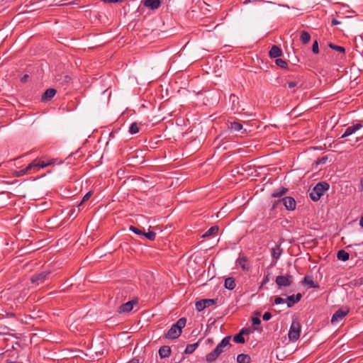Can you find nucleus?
<instances>
[{"label":"nucleus","mask_w":363,"mask_h":363,"mask_svg":"<svg viewBox=\"0 0 363 363\" xmlns=\"http://www.w3.org/2000/svg\"><path fill=\"white\" fill-rule=\"evenodd\" d=\"M252 326L254 328V330H257L258 328V325H260L261 320L259 318L253 317L252 318Z\"/></svg>","instance_id":"nucleus-35"},{"label":"nucleus","mask_w":363,"mask_h":363,"mask_svg":"<svg viewBox=\"0 0 363 363\" xmlns=\"http://www.w3.org/2000/svg\"><path fill=\"white\" fill-rule=\"evenodd\" d=\"M28 77V75L26 74L21 79L22 82H25L26 78Z\"/></svg>","instance_id":"nucleus-56"},{"label":"nucleus","mask_w":363,"mask_h":363,"mask_svg":"<svg viewBox=\"0 0 363 363\" xmlns=\"http://www.w3.org/2000/svg\"><path fill=\"white\" fill-rule=\"evenodd\" d=\"M125 0H104V3H122Z\"/></svg>","instance_id":"nucleus-45"},{"label":"nucleus","mask_w":363,"mask_h":363,"mask_svg":"<svg viewBox=\"0 0 363 363\" xmlns=\"http://www.w3.org/2000/svg\"><path fill=\"white\" fill-rule=\"evenodd\" d=\"M127 363H138V359L135 358H133L130 361H128Z\"/></svg>","instance_id":"nucleus-50"},{"label":"nucleus","mask_w":363,"mask_h":363,"mask_svg":"<svg viewBox=\"0 0 363 363\" xmlns=\"http://www.w3.org/2000/svg\"><path fill=\"white\" fill-rule=\"evenodd\" d=\"M302 298V294L301 293H298L296 294H293L289 296L286 299V303L287 304L288 308L293 307L296 303L300 301Z\"/></svg>","instance_id":"nucleus-13"},{"label":"nucleus","mask_w":363,"mask_h":363,"mask_svg":"<svg viewBox=\"0 0 363 363\" xmlns=\"http://www.w3.org/2000/svg\"><path fill=\"white\" fill-rule=\"evenodd\" d=\"M130 337L127 333H119L118 335V339H121V340H128Z\"/></svg>","instance_id":"nucleus-39"},{"label":"nucleus","mask_w":363,"mask_h":363,"mask_svg":"<svg viewBox=\"0 0 363 363\" xmlns=\"http://www.w3.org/2000/svg\"><path fill=\"white\" fill-rule=\"evenodd\" d=\"M281 55H282L281 49L277 45H273L269 52V56L270 58H277V57L281 56Z\"/></svg>","instance_id":"nucleus-17"},{"label":"nucleus","mask_w":363,"mask_h":363,"mask_svg":"<svg viewBox=\"0 0 363 363\" xmlns=\"http://www.w3.org/2000/svg\"><path fill=\"white\" fill-rule=\"evenodd\" d=\"M252 329L250 328H242L240 332L242 333V335H249L252 333Z\"/></svg>","instance_id":"nucleus-42"},{"label":"nucleus","mask_w":363,"mask_h":363,"mask_svg":"<svg viewBox=\"0 0 363 363\" xmlns=\"http://www.w3.org/2000/svg\"><path fill=\"white\" fill-rule=\"evenodd\" d=\"M329 48H331L333 50L337 51L339 52H341L342 54L345 53V48L342 46L335 45L332 43H329L328 45Z\"/></svg>","instance_id":"nucleus-31"},{"label":"nucleus","mask_w":363,"mask_h":363,"mask_svg":"<svg viewBox=\"0 0 363 363\" xmlns=\"http://www.w3.org/2000/svg\"><path fill=\"white\" fill-rule=\"evenodd\" d=\"M186 323V318H181L174 323L169 330L164 333V338L174 340L178 338L182 334V330Z\"/></svg>","instance_id":"nucleus-1"},{"label":"nucleus","mask_w":363,"mask_h":363,"mask_svg":"<svg viewBox=\"0 0 363 363\" xmlns=\"http://www.w3.org/2000/svg\"><path fill=\"white\" fill-rule=\"evenodd\" d=\"M236 286L235 280L233 277H228L225 279L224 287L228 290H233Z\"/></svg>","instance_id":"nucleus-19"},{"label":"nucleus","mask_w":363,"mask_h":363,"mask_svg":"<svg viewBox=\"0 0 363 363\" xmlns=\"http://www.w3.org/2000/svg\"><path fill=\"white\" fill-rule=\"evenodd\" d=\"M272 318V314L269 312H265L262 316V319L265 321L270 320Z\"/></svg>","instance_id":"nucleus-43"},{"label":"nucleus","mask_w":363,"mask_h":363,"mask_svg":"<svg viewBox=\"0 0 363 363\" xmlns=\"http://www.w3.org/2000/svg\"><path fill=\"white\" fill-rule=\"evenodd\" d=\"M359 225L363 228V216L360 218Z\"/></svg>","instance_id":"nucleus-53"},{"label":"nucleus","mask_w":363,"mask_h":363,"mask_svg":"<svg viewBox=\"0 0 363 363\" xmlns=\"http://www.w3.org/2000/svg\"><path fill=\"white\" fill-rule=\"evenodd\" d=\"M27 174H30V172L28 170H26V168H24V169L16 171L15 173V175L16 177H22Z\"/></svg>","instance_id":"nucleus-36"},{"label":"nucleus","mask_w":363,"mask_h":363,"mask_svg":"<svg viewBox=\"0 0 363 363\" xmlns=\"http://www.w3.org/2000/svg\"><path fill=\"white\" fill-rule=\"evenodd\" d=\"M286 303V299L281 298V297H276L274 299V303L276 305Z\"/></svg>","instance_id":"nucleus-40"},{"label":"nucleus","mask_w":363,"mask_h":363,"mask_svg":"<svg viewBox=\"0 0 363 363\" xmlns=\"http://www.w3.org/2000/svg\"><path fill=\"white\" fill-rule=\"evenodd\" d=\"M9 335L8 333L4 332V331H0V337L2 335ZM9 335H11L9 334Z\"/></svg>","instance_id":"nucleus-52"},{"label":"nucleus","mask_w":363,"mask_h":363,"mask_svg":"<svg viewBox=\"0 0 363 363\" xmlns=\"http://www.w3.org/2000/svg\"><path fill=\"white\" fill-rule=\"evenodd\" d=\"M340 23H341V22L340 21L337 20L336 18L332 19V21H331L332 26H336V25H339Z\"/></svg>","instance_id":"nucleus-46"},{"label":"nucleus","mask_w":363,"mask_h":363,"mask_svg":"<svg viewBox=\"0 0 363 363\" xmlns=\"http://www.w3.org/2000/svg\"><path fill=\"white\" fill-rule=\"evenodd\" d=\"M198 345H199L198 342H196L194 344L188 345L184 350V353L187 354H190L193 353L195 351V350L197 348Z\"/></svg>","instance_id":"nucleus-30"},{"label":"nucleus","mask_w":363,"mask_h":363,"mask_svg":"<svg viewBox=\"0 0 363 363\" xmlns=\"http://www.w3.org/2000/svg\"><path fill=\"white\" fill-rule=\"evenodd\" d=\"M2 340L6 341V340H8V338L4 337V338L2 339Z\"/></svg>","instance_id":"nucleus-59"},{"label":"nucleus","mask_w":363,"mask_h":363,"mask_svg":"<svg viewBox=\"0 0 363 363\" xmlns=\"http://www.w3.org/2000/svg\"><path fill=\"white\" fill-rule=\"evenodd\" d=\"M218 298H205L200 300L196 303V309L198 311H202L206 308L216 304Z\"/></svg>","instance_id":"nucleus-7"},{"label":"nucleus","mask_w":363,"mask_h":363,"mask_svg":"<svg viewBox=\"0 0 363 363\" xmlns=\"http://www.w3.org/2000/svg\"><path fill=\"white\" fill-rule=\"evenodd\" d=\"M248 259L245 255H240L239 257L236 259L235 264L236 266H239L242 271L248 272L250 269V266L247 264Z\"/></svg>","instance_id":"nucleus-11"},{"label":"nucleus","mask_w":363,"mask_h":363,"mask_svg":"<svg viewBox=\"0 0 363 363\" xmlns=\"http://www.w3.org/2000/svg\"><path fill=\"white\" fill-rule=\"evenodd\" d=\"M35 335H36V334H33V337H30V340H33V337H34V336H35Z\"/></svg>","instance_id":"nucleus-58"},{"label":"nucleus","mask_w":363,"mask_h":363,"mask_svg":"<svg viewBox=\"0 0 363 363\" xmlns=\"http://www.w3.org/2000/svg\"><path fill=\"white\" fill-rule=\"evenodd\" d=\"M282 252L283 250L280 245H276L275 247H272L271 253L272 258L275 260H277L280 257Z\"/></svg>","instance_id":"nucleus-22"},{"label":"nucleus","mask_w":363,"mask_h":363,"mask_svg":"<svg viewBox=\"0 0 363 363\" xmlns=\"http://www.w3.org/2000/svg\"><path fill=\"white\" fill-rule=\"evenodd\" d=\"M93 194V192L91 191H88L84 196V197L82 198V200L81 201V202L79 203L78 206H80L82 203L86 201L87 200H89L90 199V197L92 196Z\"/></svg>","instance_id":"nucleus-37"},{"label":"nucleus","mask_w":363,"mask_h":363,"mask_svg":"<svg viewBox=\"0 0 363 363\" xmlns=\"http://www.w3.org/2000/svg\"><path fill=\"white\" fill-rule=\"evenodd\" d=\"M74 211H75V210H74V209L71 210V211H70V212H71V213H70V214H71V215H72V214H74Z\"/></svg>","instance_id":"nucleus-57"},{"label":"nucleus","mask_w":363,"mask_h":363,"mask_svg":"<svg viewBox=\"0 0 363 363\" xmlns=\"http://www.w3.org/2000/svg\"><path fill=\"white\" fill-rule=\"evenodd\" d=\"M330 185L326 182H320L315 184L310 192V198L313 201H318L324 192L329 189Z\"/></svg>","instance_id":"nucleus-2"},{"label":"nucleus","mask_w":363,"mask_h":363,"mask_svg":"<svg viewBox=\"0 0 363 363\" xmlns=\"http://www.w3.org/2000/svg\"><path fill=\"white\" fill-rule=\"evenodd\" d=\"M326 161H327V157H323L320 160H319L317 163L318 164H325L326 162Z\"/></svg>","instance_id":"nucleus-48"},{"label":"nucleus","mask_w":363,"mask_h":363,"mask_svg":"<svg viewBox=\"0 0 363 363\" xmlns=\"http://www.w3.org/2000/svg\"><path fill=\"white\" fill-rule=\"evenodd\" d=\"M242 333H239L233 337V340H245Z\"/></svg>","instance_id":"nucleus-41"},{"label":"nucleus","mask_w":363,"mask_h":363,"mask_svg":"<svg viewBox=\"0 0 363 363\" xmlns=\"http://www.w3.org/2000/svg\"><path fill=\"white\" fill-rule=\"evenodd\" d=\"M348 312H349L348 310L338 309L333 315V316L331 318V323L333 324V323H335L341 320L345 316L347 315Z\"/></svg>","instance_id":"nucleus-14"},{"label":"nucleus","mask_w":363,"mask_h":363,"mask_svg":"<svg viewBox=\"0 0 363 363\" xmlns=\"http://www.w3.org/2000/svg\"><path fill=\"white\" fill-rule=\"evenodd\" d=\"M297 85V82H290L288 84L289 88L292 89L294 88Z\"/></svg>","instance_id":"nucleus-47"},{"label":"nucleus","mask_w":363,"mask_h":363,"mask_svg":"<svg viewBox=\"0 0 363 363\" xmlns=\"http://www.w3.org/2000/svg\"><path fill=\"white\" fill-rule=\"evenodd\" d=\"M238 363H250L251 358L250 355L245 354H240L237 357Z\"/></svg>","instance_id":"nucleus-27"},{"label":"nucleus","mask_w":363,"mask_h":363,"mask_svg":"<svg viewBox=\"0 0 363 363\" xmlns=\"http://www.w3.org/2000/svg\"><path fill=\"white\" fill-rule=\"evenodd\" d=\"M300 39L303 44H307L311 40V35L306 30L301 32Z\"/></svg>","instance_id":"nucleus-29"},{"label":"nucleus","mask_w":363,"mask_h":363,"mask_svg":"<svg viewBox=\"0 0 363 363\" xmlns=\"http://www.w3.org/2000/svg\"><path fill=\"white\" fill-rule=\"evenodd\" d=\"M145 6L150 9L151 10L157 9L161 5L160 0H145L143 2Z\"/></svg>","instance_id":"nucleus-16"},{"label":"nucleus","mask_w":363,"mask_h":363,"mask_svg":"<svg viewBox=\"0 0 363 363\" xmlns=\"http://www.w3.org/2000/svg\"><path fill=\"white\" fill-rule=\"evenodd\" d=\"M130 231L133 232V233L138 235H143V230L136 228L135 226L130 225L129 227Z\"/></svg>","instance_id":"nucleus-34"},{"label":"nucleus","mask_w":363,"mask_h":363,"mask_svg":"<svg viewBox=\"0 0 363 363\" xmlns=\"http://www.w3.org/2000/svg\"><path fill=\"white\" fill-rule=\"evenodd\" d=\"M268 281H269V279H268V277L267 276L263 279V280L262 281V285L267 284L268 282Z\"/></svg>","instance_id":"nucleus-49"},{"label":"nucleus","mask_w":363,"mask_h":363,"mask_svg":"<svg viewBox=\"0 0 363 363\" xmlns=\"http://www.w3.org/2000/svg\"><path fill=\"white\" fill-rule=\"evenodd\" d=\"M54 163V160H51L48 162H45L41 158H36L33 160L26 167V170H28L30 174L36 172L40 169H43L48 167Z\"/></svg>","instance_id":"nucleus-3"},{"label":"nucleus","mask_w":363,"mask_h":363,"mask_svg":"<svg viewBox=\"0 0 363 363\" xmlns=\"http://www.w3.org/2000/svg\"><path fill=\"white\" fill-rule=\"evenodd\" d=\"M50 274V271H44L38 274H35L30 277V281L32 283L38 285L44 282Z\"/></svg>","instance_id":"nucleus-9"},{"label":"nucleus","mask_w":363,"mask_h":363,"mask_svg":"<svg viewBox=\"0 0 363 363\" xmlns=\"http://www.w3.org/2000/svg\"><path fill=\"white\" fill-rule=\"evenodd\" d=\"M303 284H307L309 287L313 289H318L319 285L317 283H315L313 280L312 277L306 276L303 281Z\"/></svg>","instance_id":"nucleus-23"},{"label":"nucleus","mask_w":363,"mask_h":363,"mask_svg":"<svg viewBox=\"0 0 363 363\" xmlns=\"http://www.w3.org/2000/svg\"><path fill=\"white\" fill-rule=\"evenodd\" d=\"M277 285L279 287L284 286L287 287L291 285L293 283V277L287 274L286 275L277 276L275 279Z\"/></svg>","instance_id":"nucleus-6"},{"label":"nucleus","mask_w":363,"mask_h":363,"mask_svg":"<svg viewBox=\"0 0 363 363\" xmlns=\"http://www.w3.org/2000/svg\"><path fill=\"white\" fill-rule=\"evenodd\" d=\"M301 326L298 321L293 320L291 325L288 336L290 340H297L299 338Z\"/></svg>","instance_id":"nucleus-5"},{"label":"nucleus","mask_w":363,"mask_h":363,"mask_svg":"<svg viewBox=\"0 0 363 363\" xmlns=\"http://www.w3.org/2000/svg\"><path fill=\"white\" fill-rule=\"evenodd\" d=\"M361 190L363 191V177L360 180Z\"/></svg>","instance_id":"nucleus-54"},{"label":"nucleus","mask_w":363,"mask_h":363,"mask_svg":"<svg viewBox=\"0 0 363 363\" xmlns=\"http://www.w3.org/2000/svg\"><path fill=\"white\" fill-rule=\"evenodd\" d=\"M281 203L285 206L287 211H294L296 208V203L291 196H286L281 199Z\"/></svg>","instance_id":"nucleus-10"},{"label":"nucleus","mask_w":363,"mask_h":363,"mask_svg":"<svg viewBox=\"0 0 363 363\" xmlns=\"http://www.w3.org/2000/svg\"><path fill=\"white\" fill-rule=\"evenodd\" d=\"M6 363H19V362H13V361H11V360H10V359H8V360H6Z\"/></svg>","instance_id":"nucleus-55"},{"label":"nucleus","mask_w":363,"mask_h":363,"mask_svg":"<svg viewBox=\"0 0 363 363\" xmlns=\"http://www.w3.org/2000/svg\"><path fill=\"white\" fill-rule=\"evenodd\" d=\"M280 203H281V199H279V200H277V201H275L274 202V203L272 204V210H274V209L278 206V205H279V204H280Z\"/></svg>","instance_id":"nucleus-44"},{"label":"nucleus","mask_w":363,"mask_h":363,"mask_svg":"<svg viewBox=\"0 0 363 363\" xmlns=\"http://www.w3.org/2000/svg\"><path fill=\"white\" fill-rule=\"evenodd\" d=\"M312 52L314 54H318L319 52L318 42L316 40L313 42L312 45Z\"/></svg>","instance_id":"nucleus-38"},{"label":"nucleus","mask_w":363,"mask_h":363,"mask_svg":"<svg viewBox=\"0 0 363 363\" xmlns=\"http://www.w3.org/2000/svg\"><path fill=\"white\" fill-rule=\"evenodd\" d=\"M138 303V298H135L131 301H129L125 303L121 304L118 309V312L119 313H126L130 312L133 310L134 306H136Z\"/></svg>","instance_id":"nucleus-8"},{"label":"nucleus","mask_w":363,"mask_h":363,"mask_svg":"<svg viewBox=\"0 0 363 363\" xmlns=\"http://www.w3.org/2000/svg\"><path fill=\"white\" fill-rule=\"evenodd\" d=\"M230 342H220V343L217 345V347L210 353H208L206 357V361L208 362H212L216 360V359L221 354V353L224 351L226 347H230Z\"/></svg>","instance_id":"nucleus-4"},{"label":"nucleus","mask_w":363,"mask_h":363,"mask_svg":"<svg viewBox=\"0 0 363 363\" xmlns=\"http://www.w3.org/2000/svg\"><path fill=\"white\" fill-rule=\"evenodd\" d=\"M158 353L162 359L169 357L171 354V348L169 346L164 345L159 349Z\"/></svg>","instance_id":"nucleus-18"},{"label":"nucleus","mask_w":363,"mask_h":363,"mask_svg":"<svg viewBox=\"0 0 363 363\" xmlns=\"http://www.w3.org/2000/svg\"><path fill=\"white\" fill-rule=\"evenodd\" d=\"M337 257L338 259L343 262L347 261L350 258V255L344 250H340L337 253Z\"/></svg>","instance_id":"nucleus-28"},{"label":"nucleus","mask_w":363,"mask_h":363,"mask_svg":"<svg viewBox=\"0 0 363 363\" xmlns=\"http://www.w3.org/2000/svg\"><path fill=\"white\" fill-rule=\"evenodd\" d=\"M140 125H143V124L141 122H140V123L134 122V123H131V125H130L129 129H128L129 133L130 135H134V134L139 133Z\"/></svg>","instance_id":"nucleus-21"},{"label":"nucleus","mask_w":363,"mask_h":363,"mask_svg":"<svg viewBox=\"0 0 363 363\" xmlns=\"http://www.w3.org/2000/svg\"><path fill=\"white\" fill-rule=\"evenodd\" d=\"M218 227L217 225H213L203 235V238H208L211 236H215L218 232Z\"/></svg>","instance_id":"nucleus-25"},{"label":"nucleus","mask_w":363,"mask_h":363,"mask_svg":"<svg viewBox=\"0 0 363 363\" xmlns=\"http://www.w3.org/2000/svg\"><path fill=\"white\" fill-rule=\"evenodd\" d=\"M221 340H231V336L230 335L225 336V337H223Z\"/></svg>","instance_id":"nucleus-51"},{"label":"nucleus","mask_w":363,"mask_h":363,"mask_svg":"<svg viewBox=\"0 0 363 363\" xmlns=\"http://www.w3.org/2000/svg\"><path fill=\"white\" fill-rule=\"evenodd\" d=\"M228 128L235 132H241L242 133H245L247 132L246 129L243 130L242 125L239 121H231L229 122Z\"/></svg>","instance_id":"nucleus-15"},{"label":"nucleus","mask_w":363,"mask_h":363,"mask_svg":"<svg viewBox=\"0 0 363 363\" xmlns=\"http://www.w3.org/2000/svg\"><path fill=\"white\" fill-rule=\"evenodd\" d=\"M143 236L150 240H154L156 238V233L154 231L149 230L147 233L143 232Z\"/></svg>","instance_id":"nucleus-33"},{"label":"nucleus","mask_w":363,"mask_h":363,"mask_svg":"<svg viewBox=\"0 0 363 363\" xmlns=\"http://www.w3.org/2000/svg\"><path fill=\"white\" fill-rule=\"evenodd\" d=\"M56 90L52 88H50L45 90L44 94L42 96V99L43 100H48L52 99L56 94Z\"/></svg>","instance_id":"nucleus-24"},{"label":"nucleus","mask_w":363,"mask_h":363,"mask_svg":"<svg viewBox=\"0 0 363 363\" xmlns=\"http://www.w3.org/2000/svg\"><path fill=\"white\" fill-rule=\"evenodd\" d=\"M229 99L230 101H231L232 103V109L238 110L240 106L238 97L236 95L232 94L230 95Z\"/></svg>","instance_id":"nucleus-26"},{"label":"nucleus","mask_w":363,"mask_h":363,"mask_svg":"<svg viewBox=\"0 0 363 363\" xmlns=\"http://www.w3.org/2000/svg\"><path fill=\"white\" fill-rule=\"evenodd\" d=\"M363 127V125L360 123H357L356 124H353L351 126H349L346 128L345 133L341 136V138H345L346 137H348L353 133H354L356 131L359 130Z\"/></svg>","instance_id":"nucleus-12"},{"label":"nucleus","mask_w":363,"mask_h":363,"mask_svg":"<svg viewBox=\"0 0 363 363\" xmlns=\"http://www.w3.org/2000/svg\"><path fill=\"white\" fill-rule=\"evenodd\" d=\"M275 64L281 68H286L288 66L287 62L281 58H277L275 60Z\"/></svg>","instance_id":"nucleus-32"},{"label":"nucleus","mask_w":363,"mask_h":363,"mask_svg":"<svg viewBox=\"0 0 363 363\" xmlns=\"http://www.w3.org/2000/svg\"><path fill=\"white\" fill-rule=\"evenodd\" d=\"M289 189L286 187L281 186L280 188L274 190L272 194V197L273 198H279L286 194Z\"/></svg>","instance_id":"nucleus-20"}]
</instances>
